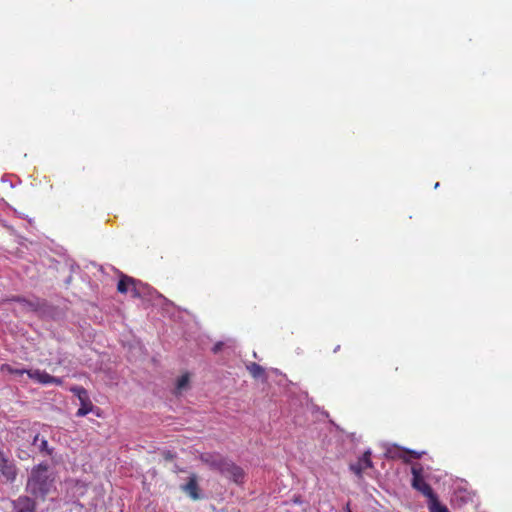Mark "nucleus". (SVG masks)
<instances>
[{"label": "nucleus", "instance_id": "obj_17", "mask_svg": "<svg viewBox=\"0 0 512 512\" xmlns=\"http://www.w3.org/2000/svg\"><path fill=\"white\" fill-rule=\"evenodd\" d=\"M188 383H189V375L188 374H183L177 380V385H176L177 391L181 392L183 389H185L187 387Z\"/></svg>", "mask_w": 512, "mask_h": 512}, {"label": "nucleus", "instance_id": "obj_13", "mask_svg": "<svg viewBox=\"0 0 512 512\" xmlns=\"http://www.w3.org/2000/svg\"><path fill=\"white\" fill-rule=\"evenodd\" d=\"M32 444L43 456H51L53 453V448L49 447L48 441L40 434L34 436Z\"/></svg>", "mask_w": 512, "mask_h": 512}, {"label": "nucleus", "instance_id": "obj_10", "mask_svg": "<svg viewBox=\"0 0 512 512\" xmlns=\"http://www.w3.org/2000/svg\"><path fill=\"white\" fill-rule=\"evenodd\" d=\"M373 463L371 460V452L365 451L363 455L358 459L356 463H353L350 465V470L359 478L362 477L363 472L368 469L372 468Z\"/></svg>", "mask_w": 512, "mask_h": 512}, {"label": "nucleus", "instance_id": "obj_12", "mask_svg": "<svg viewBox=\"0 0 512 512\" xmlns=\"http://www.w3.org/2000/svg\"><path fill=\"white\" fill-rule=\"evenodd\" d=\"M181 490L193 500L201 499L200 488L195 474L191 475L187 483L181 486Z\"/></svg>", "mask_w": 512, "mask_h": 512}, {"label": "nucleus", "instance_id": "obj_11", "mask_svg": "<svg viewBox=\"0 0 512 512\" xmlns=\"http://www.w3.org/2000/svg\"><path fill=\"white\" fill-rule=\"evenodd\" d=\"M15 512H36V503L28 496H20L12 501Z\"/></svg>", "mask_w": 512, "mask_h": 512}, {"label": "nucleus", "instance_id": "obj_18", "mask_svg": "<svg viewBox=\"0 0 512 512\" xmlns=\"http://www.w3.org/2000/svg\"><path fill=\"white\" fill-rule=\"evenodd\" d=\"M223 345H224V344H223V342H217V343L213 346V348H212L213 353H215V354H216V353L220 352V351H221V349H222V347H223Z\"/></svg>", "mask_w": 512, "mask_h": 512}, {"label": "nucleus", "instance_id": "obj_5", "mask_svg": "<svg viewBox=\"0 0 512 512\" xmlns=\"http://www.w3.org/2000/svg\"><path fill=\"white\" fill-rule=\"evenodd\" d=\"M70 391L77 396L80 402V408L76 412L77 417H84L88 413L92 412L94 409V405L89 398L87 390L82 386H73L70 388Z\"/></svg>", "mask_w": 512, "mask_h": 512}, {"label": "nucleus", "instance_id": "obj_20", "mask_svg": "<svg viewBox=\"0 0 512 512\" xmlns=\"http://www.w3.org/2000/svg\"><path fill=\"white\" fill-rule=\"evenodd\" d=\"M349 512H352V511H349Z\"/></svg>", "mask_w": 512, "mask_h": 512}, {"label": "nucleus", "instance_id": "obj_9", "mask_svg": "<svg viewBox=\"0 0 512 512\" xmlns=\"http://www.w3.org/2000/svg\"><path fill=\"white\" fill-rule=\"evenodd\" d=\"M200 460L210 469L221 474L228 459L218 453H203L200 455Z\"/></svg>", "mask_w": 512, "mask_h": 512}, {"label": "nucleus", "instance_id": "obj_7", "mask_svg": "<svg viewBox=\"0 0 512 512\" xmlns=\"http://www.w3.org/2000/svg\"><path fill=\"white\" fill-rule=\"evenodd\" d=\"M0 472L6 481L13 482L17 475V469L8 455L0 448Z\"/></svg>", "mask_w": 512, "mask_h": 512}, {"label": "nucleus", "instance_id": "obj_14", "mask_svg": "<svg viewBox=\"0 0 512 512\" xmlns=\"http://www.w3.org/2000/svg\"><path fill=\"white\" fill-rule=\"evenodd\" d=\"M246 369L250 373V375L255 379H259V378L265 379L266 378L265 369L261 365L255 363V362L248 363L246 365Z\"/></svg>", "mask_w": 512, "mask_h": 512}, {"label": "nucleus", "instance_id": "obj_16", "mask_svg": "<svg viewBox=\"0 0 512 512\" xmlns=\"http://www.w3.org/2000/svg\"><path fill=\"white\" fill-rule=\"evenodd\" d=\"M129 292L131 293V296L133 298H139L141 297V283L136 281L134 278H133V285H131L130 289H129Z\"/></svg>", "mask_w": 512, "mask_h": 512}, {"label": "nucleus", "instance_id": "obj_15", "mask_svg": "<svg viewBox=\"0 0 512 512\" xmlns=\"http://www.w3.org/2000/svg\"><path fill=\"white\" fill-rule=\"evenodd\" d=\"M131 285H133V278L127 275H121L117 284V291L126 294L129 292Z\"/></svg>", "mask_w": 512, "mask_h": 512}, {"label": "nucleus", "instance_id": "obj_4", "mask_svg": "<svg viewBox=\"0 0 512 512\" xmlns=\"http://www.w3.org/2000/svg\"><path fill=\"white\" fill-rule=\"evenodd\" d=\"M423 454L424 452H418L393 444L387 448L385 456L388 459L401 460L403 463L408 464L412 459H420Z\"/></svg>", "mask_w": 512, "mask_h": 512}, {"label": "nucleus", "instance_id": "obj_3", "mask_svg": "<svg viewBox=\"0 0 512 512\" xmlns=\"http://www.w3.org/2000/svg\"><path fill=\"white\" fill-rule=\"evenodd\" d=\"M0 370L2 372H7L9 374H14V375H19V376L26 373L30 379H32L42 385L54 384L57 386H61L63 384L62 378L52 376V375L48 374L46 371H42L40 369H29V370L18 369V368H14L10 364H3L0 368Z\"/></svg>", "mask_w": 512, "mask_h": 512}, {"label": "nucleus", "instance_id": "obj_2", "mask_svg": "<svg viewBox=\"0 0 512 512\" xmlns=\"http://www.w3.org/2000/svg\"><path fill=\"white\" fill-rule=\"evenodd\" d=\"M51 482L48 465L41 463L32 469L27 481V490L36 497H45L50 490Z\"/></svg>", "mask_w": 512, "mask_h": 512}, {"label": "nucleus", "instance_id": "obj_6", "mask_svg": "<svg viewBox=\"0 0 512 512\" xmlns=\"http://www.w3.org/2000/svg\"><path fill=\"white\" fill-rule=\"evenodd\" d=\"M221 475L233 481L235 484H243L245 480V471L233 461L227 460Z\"/></svg>", "mask_w": 512, "mask_h": 512}, {"label": "nucleus", "instance_id": "obj_8", "mask_svg": "<svg viewBox=\"0 0 512 512\" xmlns=\"http://www.w3.org/2000/svg\"><path fill=\"white\" fill-rule=\"evenodd\" d=\"M200 460L210 469L221 474L228 459L218 453H203L200 455Z\"/></svg>", "mask_w": 512, "mask_h": 512}, {"label": "nucleus", "instance_id": "obj_19", "mask_svg": "<svg viewBox=\"0 0 512 512\" xmlns=\"http://www.w3.org/2000/svg\"><path fill=\"white\" fill-rule=\"evenodd\" d=\"M345 510H346V512L352 511V510L350 509V506H349V504H347V505H346V508H345Z\"/></svg>", "mask_w": 512, "mask_h": 512}, {"label": "nucleus", "instance_id": "obj_1", "mask_svg": "<svg viewBox=\"0 0 512 512\" xmlns=\"http://www.w3.org/2000/svg\"><path fill=\"white\" fill-rule=\"evenodd\" d=\"M423 471L421 464L417 463L411 467V486L423 496L427 497L429 512H449L448 508L439 501L432 487L425 481Z\"/></svg>", "mask_w": 512, "mask_h": 512}]
</instances>
